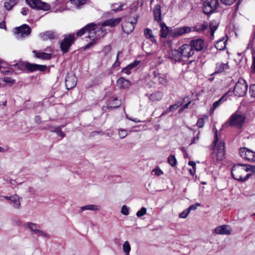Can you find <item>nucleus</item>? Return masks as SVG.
<instances>
[{
    "label": "nucleus",
    "instance_id": "nucleus-27",
    "mask_svg": "<svg viewBox=\"0 0 255 255\" xmlns=\"http://www.w3.org/2000/svg\"><path fill=\"white\" fill-rule=\"evenodd\" d=\"M203 4H206L207 6L212 7V9L216 11V9L219 6V3L218 0H206Z\"/></svg>",
    "mask_w": 255,
    "mask_h": 255
},
{
    "label": "nucleus",
    "instance_id": "nucleus-41",
    "mask_svg": "<svg viewBox=\"0 0 255 255\" xmlns=\"http://www.w3.org/2000/svg\"><path fill=\"white\" fill-rule=\"evenodd\" d=\"M251 73L255 74V52L252 53V62L251 66Z\"/></svg>",
    "mask_w": 255,
    "mask_h": 255
},
{
    "label": "nucleus",
    "instance_id": "nucleus-14",
    "mask_svg": "<svg viewBox=\"0 0 255 255\" xmlns=\"http://www.w3.org/2000/svg\"><path fill=\"white\" fill-rule=\"evenodd\" d=\"M189 44L192 47V49L194 51H200L203 49L205 43L203 39L197 38L191 40Z\"/></svg>",
    "mask_w": 255,
    "mask_h": 255
},
{
    "label": "nucleus",
    "instance_id": "nucleus-55",
    "mask_svg": "<svg viewBox=\"0 0 255 255\" xmlns=\"http://www.w3.org/2000/svg\"><path fill=\"white\" fill-rule=\"evenodd\" d=\"M96 43V41L95 39H92V41L90 42L88 44H87L84 47V49L87 50L91 47L93 46Z\"/></svg>",
    "mask_w": 255,
    "mask_h": 255
},
{
    "label": "nucleus",
    "instance_id": "nucleus-6",
    "mask_svg": "<svg viewBox=\"0 0 255 255\" xmlns=\"http://www.w3.org/2000/svg\"><path fill=\"white\" fill-rule=\"evenodd\" d=\"M246 164H235L231 168V174L232 177L239 181L242 180L243 175L245 173V171L241 166H245Z\"/></svg>",
    "mask_w": 255,
    "mask_h": 255
},
{
    "label": "nucleus",
    "instance_id": "nucleus-62",
    "mask_svg": "<svg viewBox=\"0 0 255 255\" xmlns=\"http://www.w3.org/2000/svg\"><path fill=\"white\" fill-rule=\"evenodd\" d=\"M138 4H136V5H134L133 7H131L130 9L129 13H132L136 12L138 9Z\"/></svg>",
    "mask_w": 255,
    "mask_h": 255
},
{
    "label": "nucleus",
    "instance_id": "nucleus-60",
    "mask_svg": "<svg viewBox=\"0 0 255 255\" xmlns=\"http://www.w3.org/2000/svg\"><path fill=\"white\" fill-rule=\"evenodd\" d=\"M125 5V3L121 4L117 8H113V10L114 12H118L124 9L123 7Z\"/></svg>",
    "mask_w": 255,
    "mask_h": 255
},
{
    "label": "nucleus",
    "instance_id": "nucleus-30",
    "mask_svg": "<svg viewBox=\"0 0 255 255\" xmlns=\"http://www.w3.org/2000/svg\"><path fill=\"white\" fill-rule=\"evenodd\" d=\"M26 62L20 61L13 65H11V66H13L15 70L23 71L26 70Z\"/></svg>",
    "mask_w": 255,
    "mask_h": 255
},
{
    "label": "nucleus",
    "instance_id": "nucleus-36",
    "mask_svg": "<svg viewBox=\"0 0 255 255\" xmlns=\"http://www.w3.org/2000/svg\"><path fill=\"white\" fill-rule=\"evenodd\" d=\"M170 34V31L169 30V27H165L160 29V35L162 38H166L168 34Z\"/></svg>",
    "mask_w": 255,
    "mask_h": 255
},
{
    "label": "nucleus",
    "instance_id": "nucleus-53",
    "mask_svg": "<svg viewBox=\"0 0 255 255\" xmlns=\"http://www.w3.org/2000/svg\"><path fill=\"white\" fill-rule=\"evenodd\" d=\"M128 133L125 129H121L119 131V135L122 139L124 138L127 136Z\"/></svg>",
    "mask_w": 255,
    "mask_h": 255
},
{
    "label": "nucleus",
    "instance_id": "nucleus-50",
    "mask_svg": "<svg viewBox=\"0 0 255 255\" xmlns=\"http://www.w3.org/2000/svg\"><path fill=\"white\" fill-rule=\"evenodd\" d=\"M189 214V212L187 209L184 210L183 212L180 213L179 217L180 218L185 219Z\"/></svg>",
    "mask_w": 255,
    "mask_h": 255
},
{
    "label": "nucleus",
    "instance_id": "nucleus-4",
    "mask_svg": "<svg viewBox=\"0 0 255 255\" xmlns=\"http://www.w3.org/2000/svg\"><path fill=\"white\" fill-rule=\"evenodd\" d=\"M246 120V116L237 112L234 113L228 120L231 127L241 128Z\"/></svg>",
    "mask_w": 255,
    "mask_h": 255
},
{
    "label": "nucleus",
    "instance_id": "nucleus-42",
    "mask_svg": "<svg viewBox=\"0 0 255 255\" xmlns=\"http://www.w3.org/2000/svg\"><path fill=\"white\" fill-rule=\"evenodd\" d=\"M249 93L251 97L255 98V84L250 85Z\"/></svg>",
    "mask_w": 255,
    "mask_h": 255
},
{
    "label": "nucleus",
    "instance_id": "nucleus-10",
    "mask_svg": "<svg viewBox=\"0 0 255 255\" xmlns=\"http://www.w3.org/2000/svg\"><path fill=\"white\" fill-rule=\"evenodd\" d=\"M191 28L188 26L178 27L170 30V35L172 37H176L184 34L190 33Z\"/></svg>",
    "mask_w": 255,
    "mask_h": 255
},
{
    "label": "nucleus",
    "instance_id": "nucleus-52",
    "mask_svg": "<svg viewBox=\"0 0 255 255\" xmlns=\"http://www.w3.org/2000/svg\"><path fill=\"white\" fill-rule=\"evenodd\" d=\"M121 213L124 215H128L129 214V209L126 205H123L121 209Z\"/></svg>",
    "mask_w": 255,
    "mask_h": 255
},
{
    "label": "nucleus",
    "instance_id": "nucleus-16",
    "mask_svg": "<svg viewBox=\"0 0 255 255\" xmlns=\"http://www.w3.org/2000/svg\"><path fill=\"white\" fill-rule=\"evenodd\" d=\"M39 36L44 41H46L48 39L52 40L58 39L59 37L58 34L56 32L50 30L40 33Z\"/></svg>",
    "mask_w": 255,
    "mask_h": 255
},
{
    "label": "nucleus",
    "instance_id": "nucleus-3",
    "mask_svg": "<svg viewBox=\"0 0 255 255\" xmlns=\"http://www.w3.org/2000/svg\"><path fill=\"white\" fill-rule=\"evenodd\" d=\"M75 41V37L74 33L65 35L64 39L60 43V49L63 53L68 52L70 47L74 43Z\"/></svg>",
    "mask_w": 255,
    "mask_h": 255
},
{
    "label": "nucleus",
    "instance_id": "nucleus-11",
    "mask_svg": "<svg viewBox=\"0 0 255 255\" xmlns=\"http://www.w3.org/2000/svg\"><path fill=\"white\" fill-rule=\"evenodd\" d=\"M255 152L246 147H241L239 150L240 156L244 159L251 162H254Z\"/></svg>",
    "mask_w": 255,
    "mask_h": 255
},
{
    "label": "nucleus",
    "instance_id": "nucleus-23",
    "mask_svg": "<svg viewBox=\"0 0 255 255\" xmlns=\"http://www.w3.org/2000/svg\"><path fill=\"white\" fill-rule=\"evenodd\" d=\"M122 18L118 17L115 18H111L108 19L102 23L103 26H110L114 27L118 25L122 21Z\"/></svg>",
    "mask_w": 255,
    "mask_h": 255
},
{
    "label": "nucleus",
    "instance_id": "nucleus-40",
    "mask_svg": "<svg viewBox=\"0 0 255 255\" xmlns=\"http://www.w3.org/2000/svg\"><path fill=\"white\" fill-rule=\"evenodd\" d=\"M54 132L56 133V134L62 138L65 136V133L61 130V127H56L54 129Z\"/></svg>",
    "mask_w": 255,
    "mask_h": 255
},
{
    "label": "nucleus",
    "instance_id": "nucleus-45",
    "mask_svg": "<svg viewBox=\"0 0 255 255\" xmlns=\"http://www.w3.org/2000/svg\"><path fill=\"white\" fill-rule=\"evenodd\" d=\"M218 23L216 20H212L209 23L210 29L216 30L218 27Z\"/></svg>",
    "mask_w": 255,
    "mask_h": 255
},
{
    "label": "nucleus",
    "instance_id": "nucleus-31",
    "mask_svg": "<svg viewBox=\"0 0 255 255\" xmlns=\"http://www.w3.org/2000/svg\"><path fill=\"white\" fill-rule=\"evenodd\" d=\"M208 27V24L207 22H204V23L199 25H195L193 27V30L198 32H201L204 31Z\"/></svg>",
    "mask_w": 255,
    "mask_h": 255
},
{
    "label": "nucleus",
    "instance_id": "nucleus-59",
    "mask_svg": "<svg viewBox=\"0 0 255 255\" xmlns=\"http://www.w3.org/2000/svg\"><path fill=\"white\" fill-rule=\"evenodd\" d=\"M131 69L127 66L125 68H123L121 72L126 73L127 75H129L131 73Z\"/></svg>",
    "mask_w": 255,
    "mask_h": 255
},
{
    "label": "nucleus",
    "instance_id": "nucleus-44",
    "mask_svg": "<svg viewBox=\"0 0 255 255\" xmlns=\"http://www.w3.org/2000/svg\"><path fill=\"white\" fill-rule=\"evenodd\" d=\"M56 127L53 126L51 125H47L45 127H41L40 129H46L48 130L50 132H54V129Z\"/></svg>",
    "mask_w": 255,
    "mask_h": 255
},
{
    "label": "nucleus",
    "instance_id": "nucleus-7",
    "mask_svg": "<svg viewBox=\"0 0 255 255\" xmlns=\"http://www.w3.org/2000/svg\"><path fill=\"white\" fill-rule=\"evenodd\" d=\"M105 104L106 105L103 107L102 109L104 111L107 112V110L111 111L117 109L121 105L122 102L118 97H112L107 100Z\"/></svg>",
    "mask_w": 255,
    "mask_h": 255
},
{
    "label": "nucleus",
    "instance_id": "nucleus-15",
    "mask_svg": "<svg viewBox=\"0 0 255 255\" xmlns=\"http://www.w3.org/2000/svg\"><path fill=\"white\" fill-rule=\"evenodd\" d=\"M77 82V78L75 75H67L65 78V86L66 89L68 90L73 89L76 86Z\"/></svg>",
    "mask_w": 255,
    "mask_h": 255
},
{
    "label": "nucleus",
    "instance_id": "nucleus-64",
    "mask_svg": "<svg viewBox=\"0 0 255 255\" xmlns=\"http://www.w3.org/2000/svg\"><path fill=\"white\" fill-rule=\"evenodd\" d=\"M178 107L179 106L176 104L170 105L169 107V110H170L171 111H175L177 110Z\"/></svg>",
    "mask_w": 255,
    "mask_h": 255
},
{
    "label": "nucleus",
    "instance_id": "nucleus-25",
    "mask_svg": "<svg viewBox=\"0 0 255 255\" xmlns=\"http://www.w3.org/2000/svg\"><path fill=\"white\" fill-rule=\"evenodd\" d=\"M163 93L160 91L154 92L149 96V99L151 102H156L161 100L163 97Z\"/></svg>",
    "mask_w": 255,
    "mask_h": 255
},
{
    "label": "nucleus",
    "instance_id": "nucleus-24",
    "mask_svg": "<svg viewBox=\"0 0 255 255\" xmlns=\"http://www.w3.org/2000/svg\"><path fill=\"white\" fill-rule=\"evenodd\" d=\"M117 83L121 88L123 89H127L131 85L130 81L123 77H120Z\"/></svg>",
    "mask_w": 255,
    "mask_h": 255
},
{
    "label": "nucleus",
    "instance_id": "nucleus-2",
    "mask_svg": "<svg viewBox=\"0 0 255 255\" xmlns=\"http://www.w3.org/2000/svg\"><path fill=\"white\" fill-rule=\"evenodd\" d=\"M248 91V84L245 80L240 78L236 83L233 93L235 96L241 97L245 96Z\"/></svg>",
    "mask_w": 255,
    "mask_h": 255
},
{
    "label": "nucleus",
    "instance_id": "nucleus-9",
    "mask_svg": "<svg viewBox=\"0 0 255 255\" xmlns=\"http://www.w3.org/2000/svg\"><path fill=\"white\" fill-rule=\"evenodd\" d=\"M31 32L30 27L27 24H24L20 26L14 28V34L17 37L23 38L29 35Z\"/></svg>",
    "mask_w": 255,
    "mask_h": 255
},
{
    "label": "nucleus",
    "instance_id": "nucleus-46",
    "mask_svg": "<svg viewBox=\"0 0 255 255\" xmlns=\"http://www.w3.org/2000/svg\"><path fill=\"white\" fill-rule=\"evenodd\" d=\"M86 0H70L71 2L76 6H80L84 4Z\"/></svg>",
    "mask_w": 255,
    "mask_h": 255
},
{
    "label": "nucleus",
    "instance_id": "nucleus-34",
    "mask_svg": "<svg viewBox=\"0 0 255 255\" xmlns=\"http://www.w3.org/2000/svg\"><path fill=\"white\" fill-rule=\"evenodd\" d=\"M99 209V206L96 205H88L83 206L81 208L82 211H85L87 210H90L92 211H96Z\"/></svg>",
    "mask_w": 255,
    "mask_h": 255
},
{
    "label": "nucleus",
    "instance_id": "nucleus-54",
    "mask_svg": "<svg viewBox=\"0 0 255 255\" xmlns=\"http://www.w3.org/2000/svg\"><path fill=\"white\" fill-rule=\"evenodd\" d=\"M196 125L199 128H202L204 126V118H201L198 120V121L196 123Z\"/></svg>",
    "mask_w": 255,
    "mask_h": 255
},
{
    "label": "nucleus",
    "instance_id": "nucleus-13",
    "mask_svg": "<svg viewBox=\"0 0 255 255\" xmlns=\"http://www.w3.org/2000/svg\"><path fill=\"white\" fill-rule=\"evenodd\" d=\"M182 57L189 58L193 55L194 51L192 47L189 44H183L179 47Z\"/></svg>",
    "mask_w": 255,
    "mask_h": 255
},
{
    "label": "nucleus",
    "instance_id": "nucleus-32",
    "mask_svg": "<svg viewBox=\"0 0 255 255\" xmlns=\"http://www.w3.org/2000/svg\"><path fill=\"white\" fill-rule=\"evenodd\" d=\"M13 198L11 201L13 207L15 209H19L20 207V203L19 201V197L16 195H13Z\"/></svg>",
    "mask_w": 255,
    "mask_h": 255
},
{
    "label": "nucleus",
    "instance_id": "nucleus-49",
    "mask_svg": "<svg viewBox=\"0 0 255 255\" xmlns=\"http://www.w3.org/2000/svg\"><path fill=\"white\" fill-rule=\"evenodd\" d=\"M201 206V204L199 203H196L195 204H192L190 205L188 208V210L190 212L192 210H195L198 207H199Z\"/></svg>",
    "mask_w": 255,
    "mask_h": 255
},
{
    "label": "nucleus",
    "instance_id": "nucleus-12",
    "mask_svg": "<svg viewBox=\"0 0 255 255\" xmlns=\"http://www.w3.org/2000/svg\"><path fill=\"white\" fill-rule=\"evenodd\" d=\"M27 226L34 234L37 235L38 236L46 238L49 237L48 234L43 231L39 230L40 227L38 225L31 222H28L27 223Z\"/></svg>",
    "mask_w": 255,
    "mask_h": 255
},
{
    "label": "nucleus",
    "instance_id": "nucleus-18",
    "mask_svg": "<svg viewBox=\"0 0 255 255\" xmlns=\"http://www.w3.org/2000/svg\"><path fill=\"white\" fill-rule=\"evenodd\" d=\"M231 228L229 225H222L217 227L215 229V232L219 235H230Z\"/></svg>",
    "mask_w": 255,
    "mask_h": 255
},
{
    "label": "nucleus",
    "instance_id": "nucleus-61",
    "mask_svg": "<svg viewBox=\"0 0 255 255\" xmlns=\"http://www.w3.org/2000/svg\"><path fill=\"white\" fill-rule=\"evenodd\" d=\"M221 2L226 5H231L235 0H220Z\"/></svg>",
    "mask_w": 255,
    "mask_h": 255
},
{
    "label": "nucleus",
    "instance_id": "nucleus-51",
    "mask_svg": "<svg viewBox=\"0 0 255 255\" xmlns=\"http://www.w3.org/2000/svg\"><path fill=\"white\" fill-rule=\"evenodd\" d=\"M140 61L139 60H134L133 62L131 63L130 64H128V67L131 70L135 68L136 66H137L139 63Z\"/></svg>",
    "mask_w": 255,
    "mask_h": 255
},
{
    "label": "nucleus",
    "instance_id": "nucleus-39",
    "mask_svg": "<svg viewBox=\"0 0 255 255\" xmlns=\"http://www.w3.org/2000/svg\"><path fill=\"white\" fill-rule=\"evenodd\" d=\"M123 251L126 253V254H129L130 250H131V248H130V244L129 243V242L128 241H126L123 245Z\"/></svg>",
    "mask_w": 255,
    "mask_h": 255
},
{
    "label": "nucleus",
    "instance_id": "nucleus-35",
    "mask_svg": "<svg viewBox=\"0 0 255 255\" xmlns=\"http://www.w3.org/2000/svg\"><path fill=\"white\" fill-rule=\"evenodd\" d=\"M37 64H32L29 62L26 63V70L30 72H33L36 71Z\"/></svg>",
    "mask_w": 255,
    "mask_h": 255
},
{
    "label": "nucleus",
    "instance_id": "nucleus-43",
    "mask_svg": "<svg viewBox=\"0 0 255 255\" xmlns=\"http://www.w3.org/2000/svg\"><path fill=\"white\" fill-rule=\"evenodd\" d=\"M156 80H157L160 84L162 85L165 84L167 83V80L165 76L161 75V74H160Z\"/></svg>",
    "mask_w": 255,
    "mask_h": 255
},
{
    "label": "nucleus",
    "instance_id": "nucleus-63",
    "mask_svg": "<svg viewBox=\"0 0 255 255\" xmlns=\"http://www.w3.org/2000/svg\"><path fill=\"white\" fill-rule=\"evenodd\" d=\"M29 11V9L26 7H23L22 8L21 11V13L23 15H26L28 14Z\"/></svg>",
    "mask_w": 255,
    "mask_h": 255
},
{
    "label": "nucleus",
    "instance_id": "nucleus-47",
    "mask_svg": "<svg viewBox=\"0 0 255 255\" xmlns=\"http://www.w3.org/2000/svg\"><path fill=\"white\" fill-rule=\"evenodd\" d=\"M146 213V209L145 207H142L137 212L136 215L138 217H141L144 215Z\"/></svg>",
    "mask_w": 255,
    "mask_h": 255
},
{
    "label": "nucleus",
    "instance_id": "nucleus-56",
    "mask_svg": "<svg viewBox=\"0 0 255 255\" xmlns=\"http://www.w3.org/2000/svg\"><path fill=\"white\" fill-rule=\"evenodd\" d=\"M47 69L46 65L37 64L36 71L38 70L41 72L45 71Z\"/></svg>",
    "mask_w": 255,
    "mask_h": 255
},
{
    "label": "nucleus",
    "instance_id": "nucleus-17",
    "mask_svg": "<svg viewBox=\"0 0 255 255\" xmlns=\"http://www.w3.org/2000/svg\"><path fill=\"white\" fill-rule=\"evenodd\" d=\"M168 57L175 62H179L181 61L183 57L180 48L170 50L168 52Z\"/></svg>",
    "mask_w": 255,
    "mask_h": 255
},
{
    "label": "nucleus",
    "instance_id": "nucleus-21",
    "mask_svg": "<svg viewBox=\"0 0 255 255\" xmlns=\"http://www.w3.org/2000/svg\"><path fill=\"white\" fill-rule=\"evenodd\" d=\"M230 68L228 63H223L218 62L216 64L215 72L213 75L219 74L224 72L225 70H228Z\"/></svg>",
    "mask_w": 255,
    "mask_h": 255
},
{
    "label": "nucleus",
    "instance_id": "nucleus-1",
    "mask_svg": "<svg viewBox=\"0 0 255 255\" xmlns=\"http://www.w3.org/2000/svg\"><path fill=\"white\" fill-rule=\"evenodd\" d=\"M100 28L98 27L97 25L92 22L87 24L86 26L80 29L76 32L78 37L82 36L84 34L88 33V35L87 37L92 38L95 37L96 33L99 31Z\"/></svg>",
    "mask_w": 255,
    "mask_h": 255
},
{
    "label": "nucleus",
    "instance_id": "nucleus-48",
    "mask_svg": "<svg viewBox=\"0 0 255 255\" xmlns=\"http://www.w3.org/2000/svg\"><path fill=\"white\" fill-rule=\"evenodd\" d=\"M152 172L154 173V174L156 176H160L163 174V172L158 167L153 169L152 170Z\"/></svg>",
    "mask_w": 255,
    "mask_h": 255
},
{
    "label": "nucleus",
    "instance_id": "nucleus-22",
    "mask_svg": "<svg viewBox=\"0 0 255 255\" xmlns=\"http://www.w3.org/2000/svg\"><path fill=\"white\" fill-rule=\"evenodd\" d=\"M153 13L154 20L157 22H161V6L159 4H156L153 7Z\"/></svg>",
    "mask_w": 255,
    "mask_h": 255
},
{
    "label": "nucleus",
    "instance_id": "nucleus-20",
    "mask_svg": "<svg viewBox=\"0 0 255 255\" xmlns=\"http://www.w3.org/2000/svg\"><path fill=\"white\" fill-rule=\"evenodd\" d=\"M32 53L34 54L35 58L41 60H50L52 57V54L51 53H47L36 50H33Z\"/></svg>",
    "mask_w": 255,
    "mask_h": 255
},
{
    "label": "nucleus",
    "instance_id": "nucleus-33",
    "mask_svg": "<svg viewBox=\"0 0 255 255\" xmlns=\"http://www.w3.org/2000/svg\"><path fill=\"white\" fill-rule=\"evenodd\" d=\"M212 7H209L207 6L206 4H203V7L202 8L203 12L207 15H210L212 13H214L216 11V10L212 9Z\"/></svg>",
    "mask_w": 255,
    "mask_h": 255
},
{
    "label": "nucleus",
    "instance_id": "nucleus-28",
    "mask_svg": "<svg viewBox=\"0 0 255 255\" xmlns=\"http://www.w3.org/2000/svg\"><path fill=\"white\" fill-rule=\"evenodd\" d=\"M227 40H225L224 37H222L217 41L215 46L217 50L222 51L224 50L226 46Z\"/></svg>",
    "mask_w": 255,
    "mask_h": 255
},
{
    "label": "nucleus",
    "instance_id": "nucleus-29",
    "mask_svg": "<svg viewBox=\"0 0 255 255\" xmlns=\"http://www.w3.org/2000/svg\"><path fill=\"white\" fill-rule=\"evenodd\" d=\"M17 0H4V7L7 10H11L17 3Z\"/></svg>",
    "mask_w": 255,
    "mask_h": 255
},
{
    "label": "nucleus",
    "instance_id": "nucleus-57",
    "mask_svg": "<svg viewBox=\"0 0 255 255\" xmlns=\"http://www.w3.org/2000/svg\"><path fill=\"white\" fill-rule=\"evenodd\" d=\"M2 81L7 83H14L15 80L12 79L11 77H6L2 79Z\"/></svg>",
    "mask_w": 255,
    "mask_h": 255
},
{
    "label": "nucleus",
    "instance_id": "nucleus-8",
    "mask_svg": "<svg viewBox=\"0 0 255 255\" xmlns=\"http://www.w3.org/2000/svg\"><path fill=\"white\" fill-rule=\"evenodd\" d=\"M139 15L136 14L133 16V20L124 21L122 24L123 31L127 34H130L133 30L134 25L136 24Z\"/></svg>",
    "mask_w": 255,
    "mask_h": 255
},
{
    "label": "nucleus",
    "instance_id": "nucleus-58",
    "mask_svg": "<svg viewBox=\"0 0 255 255\" xmlns=\"http://www.w3.org/2000/svg\"><path fill=\"white\" fill-rule=\"evenodd\" d=\"M111 46L110 45H108L104 47L103 50V52L105 55H107L109 52L111 51Z\"/></svg>",
    "mask_w": 255,
    "mask_h": 255
},
{
    "label": "nucleus",
    "instance_id": "nucleus-38",
    "mask_svg": "<svg viewBox=\"0 0 255 255\" xmlns=\"http://www.w3.org/2000/svg\"><path fill=\"white\" fill-rule=\"evenodd\" d=\"M225 96H226L225 95H223L218 100H217V101L213 103V106L212 108L213 110H214L217 107H218L221 105V104L223 102V101H224Z\"/></svg>",
    "mask_w": 255,
    "mask_h": 255
},
{
    "label": "nucleus",
    "instance_id": "nucleus-5",
    "mask_svg": "<svg viewBox=\"0 0 255 255\" xmlns=\"http://www.w3.org/2000/svg\"><path fill=\"white\" fill-rule=\"evenodd\" d=\"M26 3L32 8L36 10H48L50 9V5L41 0H25Z\"/></svg>",
    "mask_w": 255,
    "mask_h": 255
},
{
    "label": "nucleus",
    "instance_id": "nucleus-26",
    "mask_svg": "<svg viewBox=\"0 0 255 255\" xmlns=\"http://www.w3.org/2000/svg\"><path fill=\"white\" fill-rule=\"evenodd\" d=\"M144 34L147 39L150 40L153 43H157V41L155 38L154 36L153 35L152 30L148 28H145L144 29Z\"/></svg>",
    "mask_w": 255,
    "mask_h": 255
},
{
    "label": "nucleus",
    "instance_id": "nucleus-19",
    "mask_svg": "<svg viewBox=\"0 0 255 255\" xmlns=\"http://www.w3.org/2000/svg\"><path fill=\"white\" fill-rule=\"evenodd\" d=\"M225 143L223 141H220L217 146V152L216 153L217 160H222L225 157Z\"/></svg>",
    "mask_w": 255,
    "mask_h": 255
},
{
    "label": "nucleus",
    "instance_id": "nucleus-37",
    "mask_svg": "<svg viewBox=\"0 0 255 255\" xmlns=\"http://www.w3.org/2000/svg\"><path fill=\"white\" fill-rule=\"evenodd\" d=\"M167 161L172 167H175L177 164V160L174 155H170L168 157Z\"/></svg>",
    "mask_w": 255,
    "mask_h": 255
}]
</instances>
